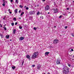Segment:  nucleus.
Wrapping results in <instances>:
<instances>
[{
    "label": "nucleus",
    "instance_id": "4c0bfd02",
    "mask_svg": "<svg viewBox=\"0 0 74 74\" xmlns=\"http://www.w3.org/2000/svg\"><path fill=\"white\" fill-rule=\"evenodd\" d=\"M5 17L4 18H3V19H5Z\"/></svg>",
    "mask_w": 74,
    "mask_h": 74
},
{
    "label": "nucleus",
    "instance_id": "9d476101",
    "mask_svg": "<svg viewBox=\"0 0 74 74\" xmlns=\"http://www.w3.org/2000/svg\"><path fill=\"white\" fill-rule=\"evenodd\" d=\"M17 12H18V9H16L14 10V12L15 14H17Z\"/></svg>",
    "mask_w": 74,
    "mask_h": 74
},
{
    "label": "nucleus",
    "instance_id": "ea45409f",
    "mask_svg": "<svg viewBox=\"0 0 74 74\" xmlns=\"http://www.w3.org/2000/svg\"><path fill=\"white\" fill-rule=\"evenodd\" d=\"M21 12V10H20L19 11V13H20V12Z\"/></svg>",
    "mask_w": 74,
    "mask_h": 74
},
{
    "label": "nucleus",
    "instance_id": "a211bd4d",
    "mask_svg": "<svg viewBox=\"0 0 74 74\" xmlns=\"http://www.w3.org/2000/svg\"><path fill=\"white\" fill-rule=\"evenodd\" d=\"M23 6L21 5H19V7H20V8H23Z\"/></svg>",
    "mask_w": 74,
    "mask_h": 74
},
{
    "label": "nucleus",
    "instance_id": "4d7b16f0",
    "mask_svg": "<svg viewBox=\"0 0 74 74\" xmlns=\"http://www.w3.org/2000/svg\"><path fill=\"white\" fill-rule=\"evenodd\" d=\"M73 2H74V1H73Z\"/></svg>",
    "mask_w": 74,
    "mask_h": 74
},
{
    "label": "nucleus",
    "instance_id": "20e7f679",
    "mask_svg": "<svg viewBox=\"0 0 74 74\" xmlns=\"http://www.w3.org/2000/svg\"><path fill=\"white\" fill-rule=\"evenodd\" d=\"M60 63V59H58L57 60L56 63L57 64H59Z\"/></svg>",
    "mask_w": 74,
    "mask_h": 74
},
{
    "label": "nucleus",
    "instance_id": "4be33fe9",
    "mask_svg": "<svg viewBox=\"0 0 74 74\" xmlns=\"http://www.w3.org/2000/svg\"><path fill=\"white\" fill-rule=\"evenodd\" d=\"M11 25L12 26H13L14 25V23H11Z\"/></svg>",
    "mask_w": 74,
    "mask_h": 74
},
{
    "label": "nucleus",
    "instance_id": "f8f14e48",
    "mask_svg": "<svg viewBox=\"0 0 74 74\" xmlns=\"http://www.w3.org/2000/svg\"><path fill=\"white\" fill-rule=\"evenodd\" d=\"M49 53V52H46L45 53V54L46 55H48V54Z\"/></svg>",
    "mask_w": 74,
    "mask_h": 74
},
{
    "label": "nucleus",
    "instance_id": "2f4dec72",
    "mask_svg": "<svg viewBox=\"0 0 74 74\" xmlns=\"http://www.w3.org/2000/svg\"><path fill=\"white\" fill-rule=\"evenodd\" d=\"M67 27H67V26L65 27V29H67Z\"/></svg>",
    "mask_w": 74,
    "mask_h": 74
},
{
    "label": "nucleus",
    "instance_id": "f3484780",
    "mask_svg": "<svg viewBox=\"0 0 74 74\" xmlns=\"http://www.w3.org/2000/svg\"><path fill=\"white\" fill-rule=\"evenodd\" d=\"M5 2H4L2 4V5H3V7H4L5 6Z\"/></svg>",
    "mask_w": 74,
    "mask_h": 74
},
{
    "label": "nucleus",
    "instance_id": "ddd939ff",
    "mask_svg": "<svg viewBox=\"0 0 74 74\" xmlns=\"http://www.w3.org/2000/svg\"><path fill=\"white\" fill-rule=\"evenodd\" d=\"M40 67H41V66L40 65H38L37 67V69H39Z\"/></svg>",
    "mask_w": 74,
    "mask_h": 74
},
{
    "label": "nucleus",
    "instance_id": "72a5a7b5",
    "mask_svg": "<svg viewBox=\"0 0 74 74\" xmlns=\"http://www.w3.org/2000/svg\"><path fill=\"white\" fill-rule=\"evenodd\" d=\"M9 13H10V14H12V12H11L9 11Z\"/></svg>",
    "mask_w": 74,
    "mask_h": 74
},
{
    "label": "nucleus",
    "instance_id": "13d9d810",
    "mask_svg": "<svg viewBox=\"0 0 74 74\" xmlns=\"http://www.w3.org/2000/svg\"><path fill=\"white\" fill-rule=\"evenodd\" d=\"M6 3H7V2H6Z\"/></svg>",
    "mask_w": 74,
    "mask_h": 74
},
{
    "label": "nucleus",
    "instance_id": "7ed1b4c3",
    "mask_svg": "<svg viewBox=\"0 0 74 74\" xmlns=\"http://www.w3.org/2000/svg\"><path fill=\"white\" fill-rule=\"evenodd\" d=\"M58 42H59V40L57 39H55L54 40L53 43L54 44H57Z\"/></svg>",
    "mask_w": 74,
    "mask_h": 74
},
{
    "label": "nucleus",
    "instance_id": "cd10ccee",
    "mask_svg": "<svg viewBox=\"0 0 74 74\" xmlns=\"http://www.w3.org/2000/svg\"><path fill=\"white\" fill-rule=\"evenodd\" d=\"M26 10H29V8L28 7L26 8Z\"/></svg>",
    "mask_w": 74,
    "mask_h": 74
},
{
    "label": "nucleus",
    "instance_id": "f704fd0d",
    "mask_svg": "<svg viewBox=\"0 0 74 74\" xmlns=\"http://www.w3.org/2000/svg\"><path fill=\"white\" fill-rule=\"evenodd\" d=\"M63 14V15H66V14H65V13Z\"/></svg>",
    "mask_w": 74,
    "mask_h": 74
},
{
    "label": "nucleus",
    "instance_id": "a19ab883",
    "mask_svg": "<svg viewBox=\"0 0 74 74\" xmlns=\"http://www.w3.org/2000/svg\"><path fill=\"white\" fill-rule=\"evenodd\" d=\"M37 7H39V5H37Z\"/></svg>",
    "mask_w": 74,
    "mask_h": 74
},
{
    "label": "nucleus",
    "instance_id": "1a4fd4ad",
    "mask_svg": "<svg viewBox=\"0 0 74 74\" xmlns=\"http://www.w3.org/2000/svg\"><path fill=\"white\" fill-rule=\"evenodd\" d=\"M26 57L27 58V59H30V56L28 55H27Z\"/></svg>",
    "mask_w": 74,
    "mask_h": 74
},
{
    "label": "nucleus",
    "instance_id": "f03ea898",
    "mask_svg": "<svg viewBox=\"0 0 74 74\" xmlns=\"http://www.w3.org/2000/svg\"><path fill=\"white\" fill-rule=\"evenodd\" d=\"M38 53L37 52H35L33 54L32 56V59H36L38 57Z\"/></svg>",
    "mask_w": 74,
    "mask_h": 74
},
{
    "label": "nucleus",
    "instance_id": "0eeeda50",
    "mask_svg": "<svg viewBox=\"0 0 74 74\" xmlns=\"http://www.w3.org/2000/svg\"><path fill=\"white\" fill-rule=\"evenodd\" d=\"M45 10L46 11H47V10H48L49 9V6H47L45 7Z\"/></svg>",
    "mask_w": 74,
    "mask_h": 74
},
{
    "label": "nucleus",
    "instance_id": "58836bf2",
    "mask_svg": "<svg viewBox=\"0 0 74 74\" xmlns=\"http://www.w3.org/2000/svg\"><path fill=\"white\" fill-rule=\"evenodd\" d=\"M21 16H22V15H23V14H22V13H21Z\"/></svg>",
    "mask_w": 74,
    "mask_h": 74
},
{
    "label": "nucleus",
    "instance_id": "de8ad7c7",
    "mask_svg": "<svg viewBox=\"0 0 74 74\" xmlns=\"http://www.w3.org/2000/svg\"><path fill=\"white\" fill-rule=\"evenodd\" d=\"M26 6H25L24 7V8H26Z\"/></svg>",
    "mask_w": 74,
    "mask_h": 74
},
{
    "label": "nucleus",
    "instance_id": "8fccbe9b",
    "mask_svg": "<svg viewBox=\"0 0 74 74\" xmlns=\"http://www.w3.org/2000/svg\"><path fill=\"white\" fill-rule=\"evenodd\" d=\"M48 14H49V12H48Z\"/></svg>",
    "mask_w": 74,
    "mask_h": 74
},
{
    "label": "nucleus",
    "instance_id": "f257e3e1",
    "mask_svg": "<svg viewBox=\"0 0 74 74\" xmlns=\"http://www.w3.org/2000/svg\"><path fill=\"white\" fill-rule=\"evenodd\" d=\"M63 72L64 74H68L69 73V68L67 66L64 67L63 69Z\"/></svg>",
    "mask_w": 74,
    "mask_h": 74
},
{
    "label": "nucleus",
    "instance_id": "bb28decb",
    "mask_svg": "<svg viewBox=\"0 0 74 74\" xmlns=\"http://www.w3.org/2000/svg\"><path fill=\"white\" fill-rule=\"evenodd\" d=\"M23 63H24V61H23L22 63V66H23Z\"/></svg>",
    "mask_w": 74,
    "mask_h": 74
},
{
    "label": "nucleus",
    "instance_id": "6e6d98bb",
    "mask_svg": "<svg viewBox=\"0 0 74 74\" xmlns=\"http://www.w3.org/2000/svg\"><path fill=\"white\" fill-rule=\"evenodd\" d=\"M0 25H1V24H0Z\"/></svg>",
    "mask_w": 74,
    "mask_h": 74
},
{
    "label": "nucleus",
    "instance_id": "473e14b6",
    "mask_svg": "<svg viewBox=\"0 0 74 74\" xmlns=\"http://www.w3.org/2000/svg\"><path fill=\"white\" fill-rule=\"evenodd\" d=\"M66 10H69V8H66Z\"/></svg>",
    "mask_w": 74,
    "mask_h": 74
},
{
    "label": "nucleus",
    "instance_id": "c03bdc74",
    "mask_svg": "<svg viewBox=\"0 0 74 74\" xmlns=\"http://www.w3.org/2000/svg\"><path fill=\"white\" fill-rule=\"evenodd\" d=\"M45 1V0H42L43 1Z\"/></svg>",
    "mask_w": 74,
    "mask_h": 74
},
{
    "label": "nucleus",
    "instance_id": "5fc2aeb1",
    "mask_svg": "<svg viewBox=\"0 0 74 74\" xmlns=\"http://www.w3.org/2000/svg\"><path fill=\"white\" fill-rule=\"evenodd\" d=\"M40 18H41V17H40Z\"/></svg>",
    "mask_w": 74,
    "mask_h": 74
},
{
    "label": "nucleus",
    "instance_id": "c9c22d12",
    "mask_svg": "<svg viewBox=\"0 0 74 74\" xmlns=\"http://www.w3.org/2000/svg\"><path fill=\"white\" fill-rule=\"evenodd\" d=\"M71 51H74V50H73V49H71Z\"/></svg>",
    "mask_w": 74,
    "mask_h": 74
},
{
    "label": "nucleus",
    "instance_id": "aec40b11",
    "mask_svg": "<svg viewBox=\"0 0 74 74\" xmlns=\"http://www.w3.org/2000/svg\"><path fill=\"white\" fill-rule=\"evenodd\" d=\"M0 36H1V38H3V34H1Z\"/></svg>",
    "mask_w": 74,
    "mask_h": 74
},
{
    "label": "nucleus",
    "instance_id": "a18cd8bd",
    "mask_svg": "<svg viewBox=\"0 0 74 74\" xmlns=\"http://www.w3.org/2000/svg\"><path fill=\"white\" fill-rule=\"evenodd\" d=\"M1 27H3V26H2V25H1Z\"/></svg>",
    "mask_w": 74,
    "mask_h": 74
},
{
    "label": "nucleus",
    "instance_id": "5701e85b",
    "mask_svg": "<svg viewBox=\"0 0 74 74\" xmlns=\"http://www.w3.org/2000/svg\"><path fill=\"white\" fill-rule=\"evenodd\" d=\"M68 66H69V67H70V66H71V65L69 63H68L67 64Z\"/></svg>",
    "mask_w": 74,
    "mask_h": 74
},
{
    "label": "nucleus",
    "instance_id": "423d86ee",
    "mask_svg": "<svg viewBox=\"0 0 74 74\" xmlns=\"http://www.w3.org/2000/svg\"><path fill=\"white\" fill-rule=\"evenodd\" d=\"M29 14L30 15H33V14H35V11H31L29 12Z\"/></svg>",
    "mask_w": 74,
    "mask_h": 74
},
{
    "label": "nucleus",
    "instance_id": "e433bc0d",
    "mask_svg": "<svg viewBox=\"0 0 74 74\" xmlns=\"http://www.w3.org/2000/svg\"><path fill=\"white\" fill-rule=\"evenodd\" d=\"M11 2H12L13 1V0H11L10 1Z\"/></svg>",
    "mask_w": 74,
    "mask_h": 74
},
{
    "label": "nucleus",
    "instance_id": "09e8293b",
    "mask_svg": "<svg viewBox=\"0 0 74 74\" xmlns=\"http://www.w3.org/2000/svg\"><path fill=\"white\" fill-rule=\"evenodd\" d=\"M47 74H50V73H48Z\"/></svg>",
    "mask_w": 74,
    "mask_h": 74
},
{
    "label": "nucleus",
    "instance_id": "79ce46f5",
    "mask_svg": "<svg viewBox=\"0 0 74 74\" xmlns=\"http://www.w3.org/2000/svg\"><path fill=\"white\" fill-rule=\"evenodd\" d=\"M22 14H24V12H22Z\"/></svg>",
    "mask_w": 74,
    "mask_h": 74
},
{
    "label": "nucleus",
    "instance_id": "3c124183",
    "mask_svg": "<svg viewBox=\"0 0 74 74\" xmlns=\"http://www.w3.org/2000/svg\"><path fill=\"white\" fill-rule=\"evenodd\" d=\"M10 41H12V40L10 39Z\"/></svg>",
    "mask_w": 74,
    "mask_h": 74
},
{
    "label": "nucleus",
    "instance_id": "39448f33",
    "mask_svg": "<svg viewBox=\"0 0 74 74\" xmlns=\"http://www.w3.org/2000/svg\"><path fill=\"white\" fill-rule=\"evenodd\" d=\"M53 10L54 11V13H57L58 12V9L56 8V9H53Z\"/></svg>",
    "mask_w": 74,
    "mask_h": 74
},
{
    "label": "nucleus",
    "instance_id": "b1692460",
    "mask_svg": "<svg viewBox=\"0 0 74 74\" xmlns=\"http://www.w3.org/2000/svg\"><path fill=\"white\" fill-rule=\"evenodd\" d=\"M34 30H36V29H37V28L34 27Z\"/></svg>",
    "mask_w": 74,
    "mask_h": 74
},
{
    "label": "nucleus",
    "instance_id": "7c9ffc66",
    "mask_svg": "<svg viewBox=\"0 0 74 74\" xmlns=\"http://www.w3.org/2000/svg\"><path fill=\"white\" fill-rule=\"evenodd\" d=\"M18 24V23L17 22H16L15 23V25H16Z\"/></svg>",
    "mask_w": 74,
    "mask_h": 74
},
{
    "label": "nucleus",
    "instance_id": "6e6552de",
    "mask_svg": "<svg viewBox=\"0 0 74 74\" xmlns=\"http://www.w3.org/2000/svg\"><path fill=\"white\" fill-rule=\"evenodd\" d=\"M24 38V37H20L19 38V40H20V41H22V40H23Z\"/></svg>",
    "mask_w": 74,
    "mask_h": 74
},
{
    "label": "nucleus",
    "instance_id": "412c9836",
    "mask_svg": "<svg viewBox=\"0 0 74 74\" xmlns=\"http://www.w3.org/2000/svg\"><path fill=\"white\" fill-rule=\"evenodd\" d=\"M19 28L20 29H22V27H21V26H19Z\"/></svg>",
    "mask_w": 74,
    "mask_h": 74
},
{
    "label": "nucleus",
    "instance_id": "864d4df0",
    "mask_svg": "<svg viewBox=\"0 0 74 74\" xmlns=\"http://www.w3.org/2000/svg\"><path fill=\"white\" fill-rule=\"evenodd\" d=\"M54 27H56V26H55Z\"/></svg>",
    "mask_w": 74,
    "mask_h": 74
},
{
    "label": "nucleus",
    "instance_id": "dca6fc26",
    "mask_svg": "<svg viewBox=\"0 0 74 74\" xmlns=\"http://www.w3.org/2000/svg\"><path fill=\"white\" fill-rule=\"evenodd\" d=\"M12 68L13 69V70H14V69H15L16 67L15 66H13L12 67Z\"/></svg>",
    "mask_w": 74,
    "mask_h": 74
},
{
    "label": "nucleus",
    "instance_id": "c756f323",
    "mask_svg": "<svg viewBox=\"0 0 74 74\" xmlns=\"http://www.w3.org/2000/svg\"><path fill=\"white\" fill-rule=\"evenodd\" d=\"M62 18V15H60L59 17V18Z\"/></svg>",
    "mask_w": 74,
    "mask_h": 74
},
{
    "label": "nucleus",
    "instance_id": "393cba45",
    "mask_svg": "<svg viewBox=\"0 0 74 74\" xmlns=\"http://www.w3.org/2000/svg\"><path fill=\"white\" fill-rule=\"evenodd\" d=\"M40 14V12H38L37 14V15H38L39 14Z\"/></svg>",
    "mask_w": 74,
    "mask_h": 74
},
{
    "label": "nucleus",
    "instance_id": "9b49d317",
    "mask_svg": "<svg viewBox=\"0 0 74 74\" xmlns=\"http://www.w3.org/2000/svg\"><path fill=\"white\" fill-rule=\"evenodd\" d=\"M18 3H19V1L18 0H16L15 2L16 4H18Z\"/></svg>",
    "mask_w": 74,
    "mask_h": 74
},
{
    "label": "nucleus",
    "instance_id": "c85d7f7f",
    "mask_svg": "<svg viewBox=\"0 0 74 74\" xmlns=\"http://www.w3.org/2000/svg\"><path fill=\"white\" fill-rule=\"evenodd\" d=\"M35 66V65H32V67H34Z\"/></svg>",
    "mask_w": 74,
    "mask_h": 74
},
{
    "label": "nucleus",
    "instance_id": "4468645a",
    "mask_svg": "<svg viewBox=\"0 0 74 74\" xmlns=\"http://www.w3.org/2000/svg\"><path fill=\"white\" fill-rule=\"evenodd\" d=\"M15 32H16V30L14 29L13 30V34H14L15 33Z\"/></svg>",
    "mask_w": 74,
    "mask_h": 74
},
{
    "label": "nucleus",
    "instance_id": "a878e982",
    "mask_svg": "<svg viewBox=\"0 0 74 74\" xmlns=\"http://www.w3.org/2000/svg\"><path fill=\"white\" fill-rule=\"evenodd\" d=\"M4 30H7V28H6V27H4Z\"/></svg>",
    "mask_w": 74,
    "mask_h": 74
},
{
    "label": "nucleus",
    "instance_id": "603ef678",
    "mask_svg": "<svg viewBox=\"0 0 74 74\" xmlns=\"http://www.w3.org/2000/svg\"><path fill=\"white\" fill-rule=\"evenodd\" d=\"M19 19H21V18H19Z\"/></svg>",
    "mask_w": 74,
    "mask_h": 74
},
{
    "label": "nucleus",
    "instance_id": "2eb2a0df",
    "mask_svg": "<svg viewBox=\"0 0 74 74\" xmlns=\"http://www.w3.org/2000/svg\"><path fill=\"white\" fill-rule=\"evenodd\" d=\"M6 38L8 39V38H9V37H10V36H9V35H8V36L6 35Z\"/></svg>",
    "mask_w": 74,
    "mask_h": 74
},
{
    "label": "nucleus",
    "instance_id": "6ab92c4d",
    "mask_svg": "<svg viewBox=\"0 0 74 74\" xmlns=\"http://www.w3.org/2000/svg\"><path fill=\"white\" fill-rule=\"evenodd\" d=\"M13 20L14 21H16V18L14 17L13 18Z\"/></svg>",
    "mask_w": 74,
    "mask_h": 74
},
{
    "label": "nucleus",
    "instance_id": "37998d69",
    "mask_svg": "<svg viewBox=\"0 0 74 74\" xmlns=\"http://www.w3.org/2000/svg\"><path fill=\"white\" fill-rule=\"evenodd\" d=\"M3 2H5V0H3Z\"/></svg>",
    "mask_w": 74,
    "mask_h": 74
},
{
    "label": "nucleus",
    "instance_id": "49530a36",
    "mask_svg": "<svg viewBox=\"0 0 74 74\" xmlns=\"http://www.w3.org/2000/svg\"><path fill=\"white\" fill-rule=\"evenodd\" d=\"M8 11H10V9H9V10H8Z\"/></svg>",
    "mask_w": 74,
    "mask_h": 74
}]
</instances>
